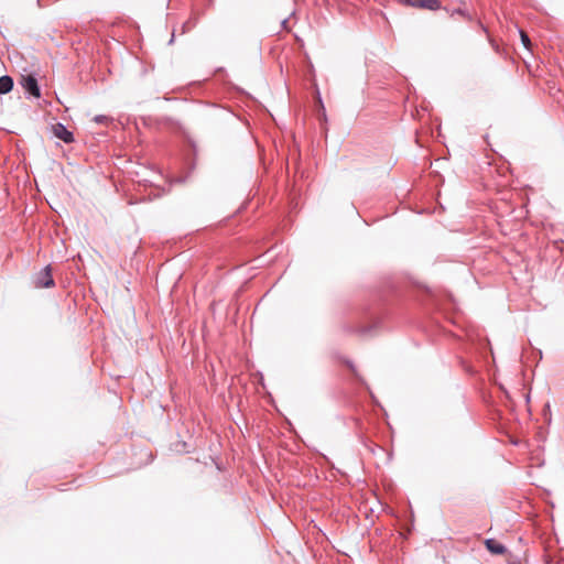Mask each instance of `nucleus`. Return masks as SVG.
<instances>
[{
	"label": "nucleus",
	"instance_id": "nucleus-5",
	"mask_svg": "<svg viewBox=\"0 0 564 564\" xmlns=\"http://www.w3.org/2000/svg\"><path fill=\"white\" fill-rule=\"evenodd\" d=\"M13 88V79L9 75L0 77V94H8Z\"/></svg>",
	"mask_w": 564,
	"mask_h": 564
},
{
	"label": "nucleus",
	"instance_id": "nucleus-10",
	"mask_svg": "<svg viewBox=\"0 0 564 564\" xmlns=\"http://www.w3.org/2000/svg\"><path fill=\"white\" fill-rule=\"evenodd\" d=\"M457 12H458L459 14H463V15H466V17H467V14L465 13V11H463V10H460V9H459V10H457Z\"/></svg>",
	"mask_w": 564,
	"mask_h": 564
},
{
	"label": "nucleus",
	"instance_id": "nucleus-8",
	"mask_svg": "<svg viewBox=\"0 0 564 564\" xmlns=\"http://www.w3.org/2000/svg\"><path fill=\"white\" fill-rule=\"evenodd\" d=\"M520 36H521V42L524 45V47L529 48L531 45L529 35L524 31L520 30Z\"/></svg>",
	"mask_w": 564,
	"mask_h": 564
},
{
	"label": "nucleus",
	"instance_id": "nucleus-2",
	"mask_svg": "<svg viewBox=\"0 0 564 564\" xmlns=\"http://www.w3.org/2000/svg\"><path fill=\"white\" fill-rule=\"evenodd\" d=\"M53 134L65 143H72L74 141V134L70 132L65 124L57 122L52 126Z\"/></svg>",
	"mask_w": 564,
	"mask_h": 564
},
{
	"label": "nucleus",
	"instance_id": "nucleus-4",
	"mask_svg": "<svg viewBox=\"0 0 564 564\" xmlns=\"http://www.w3.org/2000/svg\"><path fill=\"white\" fill-rule=\"evenodd\" d=\"M485 545L490 553L496 555H502L507 552V547L503 544L497 542L495 539H487L485 541Z\"/></svg>",
	"mask_w": 564,
	"mask_h": 564
},
{
	"label": "nucleus",
	"instance_id": "nucleus-7",
	"mask_svg": "<svg viewBox=\"0 0 564 564\" xmlns=\"http://www.w3.org/2000/svg\"><path fill=\"white\" fill-rule=\"evenodd\" d=\"M94 121L100 124H108L111 121V119L105 115H97L94 117Z\"/></svg>",
	"mask_w": 564,
	"mask_h": 564
},
{
	"label": "nucleus",
	"instance_id": "nucleus-1",
	"mask_svg": "<svg viewBox=\"0 0 564 564\" xmlns=\"http://www.w3.org/2000/svg\"><path fill=\"white\" fill-rule=\"evenodd\" d=\"M35 285L37 288H53L55 285L54 279L52 276V269L51 265H46L44 269H42L36 278H35Z\"/></svg>",
	"mask_w": 564,
	"mask_h": 564
},
{
	"label": "nucleus",
	"instance_id": "nucleus-3",
	"mask_svg": "<svg viewBox=\"0 0 564 564\" xmlns=\"http://www.w3.org/2000/svg\"><path fill=\"white\" fill-rule=\"evenodd\" d=\"M23 88L33 97H40L41 90L37 84V79L33 75H28L22 78L21 82Z\"/></svg>",
	"mask_w": 564,
	"mask_h": 564
},
{
	"label": "nucleus",
	"instance_id": "nucleus-9",
	"mask_svg": "<svg viewBox=\"0 0 564 564\" xmlns=\"http://www.w3.org/2000/svg\"><path fill=\"white\" fill-rule=\"evenodd\" d=\"M347 366L351 369V371L354 372L355 377L358 378V380L361 381V378L359 377V375L357 373V370L355 369V366L352 362L350 361H347Z\"/></svg>",
	"mask_w": 564,
	"mask_h": 564
},
{
	"label": "nucleus",
	"instance_id": "nucleus-6",
	"mask_svg": "<svg viewBox=\"0 0 564 564\" xmlns=\"http://www.w3.org/2000/svg\"><path fill=\"white\" fill-rule=\"evenodd\" d=\"M414 6L434 11L440 9L441 3L438 0H417V3H415Z\"/></svg>",
	"mask_w": 564,
	"mask_h": 564
}]
</instances>
